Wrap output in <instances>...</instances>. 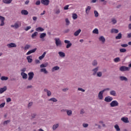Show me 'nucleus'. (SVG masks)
<instances>
[{
  "instance_id": "6ab92c4d",
  "label": "nucleus",
  "mask_w": 131,
  "mask_h": 131,
  "mask_svg": "<svg viewBox=\"0 0 131 131\" xmlns=\"http://www.w3.org/2000/svg\"><path fill=\"white\" fill-rule=\"evenodd\" d=\"M21 15H25V16L28 15V11L27 10H23L21 11Z\"/></svg>"
},
{
  "instance_id": "4c0bfd02",
  "label": "nucleus",
  "mask_w": 131,
  "mask_h": 131,
  "mask_svg": "<svg viewBox=\"0 0 131 131\" xmlns=\"http://www.w3.org/2000/svg\"><path fill=\"white\" fill-rule=\"evenodd\" d=\"M1 80H8V79H9V78H8V77H6V76H2L1 78Z\"/></svg>"
},
{
  "instance_id": "c85d7f7f",
  "label": "nucleus",
  "mask_w": 131,
  "mask_h": 131,
  "mask_svg": "<svg viewBox=\"0 0 131 131\" xmlns=\"http://www.w3.org/2000/svg\"><path fill=\"white\" fill-rule=\"evenodd\" d=\"M58 54L61 58H64V57H65V53L64 52H59Z\"/></svg>"
},
{
  "instance_id": "e2e57ef3",
  "label": "nucleus",
  "mask_w": 131,
  "mask_h": 131,
  "mask_svg": "<svg viewBox=\"0 0 131 131\" xmlns=\"http://www.w3.org/2000/svg\"><path fill=\"white\" fill-rule=\"evenodd\" d=\"M11 101H12V99H11L10 98H8L7 99V103H9V102H11Z\"/></svg>"
},
{
  "instance_id": "4468645a",
  "label": "nucleus",
  "mask_w": 131,
  "mask_h": 131,
  "mask_svg": "<svg viewBox=\"0 0 131 131\" xmlns=\"http://www.w3.org/2000/svg\"><path fill=\"white\" fill-rule=\"evenodd\" d=\"M44 92H46L47 93L48 97H50L52 95V92H51L50 91L48 90L47 89H44Z\"/></svg>"
},
{
  "instance_id": "de8ad7c7",
  "label": "nucleus",
  "mask_w": 131,
  "mask_h": 131,
  "mask_svg": "<svg viewBox=\"0 0 131 131\" xmlns=\"http://www.w3.org/2000/svg\"><path fill=\"white\" fill-rule=\"evenodd\" d=\"M29 29H31V26H28L25 29V30L26 31H28V30H29Z\"/></svg>"
},
{
  "instance_id": "9d476101",
  "label": "nucleus",
  "mask_w": 131,
  "mask_h": 131,
  "mask_svg": "<svg viewBox=\"0 0 131 131\" xmlns=\"http://www.w3.org/2000/svg\"><path fill=\"white\" fill-rule=\"evenodd\" d=\"M121 120L123 122H124L125 123H128L129 122V121H128V118L127 117H122L121 118Z\"/></svg>"
},
{
  "instance_id": "4d7b16f0",
  "label": "nucleus",
  "mask_w": 131,
  "mask_h": 131,
  "mask_svg": "<svg viewBox=\"0 0 131 131\" xmlns=\"http://www.w3.org/2000/svg\"><path fill=\"white\" fill-rule=\"evenodd\" d=\"M35 5H36V6H39V5H40V1H37V2H36Z\"/></svg>"
},
{
  "instance_id": "864d4df0",
  "label": "nucleus",
  "mask_w": 131,
  "mask_h": 131,
  "mask_svg": "<svg viewBox=\"0 0 131 131\" xmlns=\"http://www.w3.org/2000/svg\"><path fill=\"white\" fill-rule=\"evenodd\" d=\"M112 22H113V24H116V23H117V21L115 19H112Z\"/></svg>"
},
{
  "instance_id": "dca6fc26",
  "label": "nucleus",
  "mask_w": 131,
  "mask_h": 131,
  "mask_svg": "<svg viewBox=\"0 0 131 131\" xmlns=\"http://www.w3.org/2000/svg\"><path fill=\"white\" fill-rule=\"evenodd\" d=\"M7 91V86H4L2 88L0 89V94H3V93L6 92Z\"/></svg>"
},
{
  "instance_id": "2f4dec72",
  "label": "nucleus",
  "mask_w": 131,
  "mask_h": 131,
  "mask_svg": "<svg viewBox=\"0 0 131 131\" xmlns=\"http://www.w3.org/2000/svg\"><path fill=\"white\" fill-rule=\"evenodd\" d=\"M99 69V68L97 67L95 69L93 70V75H96V73L98 72V70Z\"/></svg>"
},
{
  "instance_id": "72a5a7b5",
  "label": "nucleus",
  "mask_w": 131,
  "mask_h": 131,
  "mask_svg": "<svg viewBox=\"0 0 131 131\" xmlns=\"http://www.w3.org/2000/svg\"><path fill=\"white\" fill-rule=\"evenodd\" d=\"M59 127V124H55L53 126V130H55L56 129L58 128Z\"/></svg>"
},
{
  "instance_id": "7c9ffc66",
  "label": "nucleus",
  "mask_w": 131,
  "mask_h": 131,
  "mask_svg": "<svg viewBox=\"0 0 131 131\" xmlns=\"http://www.w3.org/2000/svg\"><path fill=\"white\" fill-rule=\"evenodd\" d=\"M40 72H43L45 74H48V71H47V69L43 68L40 69Z\"/></svg>"
},
{
  "instance_id": "1a4fd4ad",
  "label": "nucleus",
  "mask_w": 131,
  "mask_h": 131,
  "mask_svg": "<svg viewBox=\"0 0 131 131\" xmlns=\"http://www.w3.org/2000/svg\"><path fill=\"white\" fill-rule=\"evenodd\" d=\"M103 94H104V91H100L98 94V99L99 100L103 99Z\"/></svg>"
},
{
  "instance_id": "a878e982",
  "label": "nucleus",
  "mask_w": 131,
  "mask_h": 131,
  "mask_svg": "<svg viewBox=\"0 0 131 131\" xmlns=\"http://www.w3.org/2000/svg\"><path fill=\"white\" fill-rule=\"evenodd\" d=\"M110 94L112 96H114V97H116V92H115V91H114V90L111 91L110 92Z\"/></svg>"
},
{
  "instance_id": "8fccbe9b",
  "label": "nucleus",
  "mask_w": 131,
  "mask_h": 131,
  "mask_svg": "<svg viewBox=\"0 0 131 131\" xmlns=\"http://www.w3.org/2000/svg\"><path fill=\"white\" fill-rule=\"evenodd\" d=\"M10 122H11V121L10 120H7V121H5L4 122V124H8V123H10Z\"/></svg>"
},
{
  "instance_id": "37998d69",
  "label": "nucleus",
  "mask_w": 131,
  "mask_h": 131,
  "mask_svg": "<svg viewBox=\"0 0 131 131\" xmlns=\"http://www.w3.org/2000/svg\"><path fill=\"white\" fill-rule=\"evenodd\" d=\"M120 61V58H119V57H117L114 59V62H115L116 63H117Z\"/></svg>"
},
{
  "instance_id": "e433bc0d",
  "label": "nucleus",
  "mask_w": 131,
  "mask_h": 131,
  "mask_svg": "<svg viewBox=\"0 0 131 131\" xmlns=\"http://www.w3.org/2000/svg\"><path fill=\"white\" fill-rule=\"evenodd\" d=\"M37 34H38V33L37 32H35L33 34H32L31 37L34 38L35 36H37Z\"/></svg>"
},
{
  "instance_id": "393cba45",
  "label": "nucleus",
  "mask_w": 131,
  "mask_h": 131,
  "mask_svg": "<svg viewBox=\"0 0 131 131\" xmlns=\"http://www.w3.org/2000/svg\"><path fill=\"white\" fill-rule=\"evenodd\" d=\"M3 2L4 4H11L12 2H13V0H3Z\"/></svg>"
},
{
  "instance_id": "0eeeda50",
  "label": "nucleus",
  "mask_w": 131,
  "mask_h": 131,
  "mask_svg": "<svg viewBox=\"0 0 131 131\" xmlns=\"http://www.w3.org/2000/svg\"><path fill=\"white\" fill-rule=\"evenodd\" d=\"M112 100H113V98H112L110 96L106 97L104 99L105 102H107L108 103L111 102V101H112Z\"/></svg>"
},
{
  "instance_id": "7ed1b4c3",
  "label": "nucleus",
  "mask_w": 131,
  "mask_h": 131,
  "mask_svg": "<svg viewBox=\"0 0 131 131\" xmlns=\"http://www.w3.org/2000/svg\"><path fill=\"white\" fill-rule=\"evenodd\" d=\"M55 43H56L57 47H59V46H60V47H61V46H62V42L61 41L60 39L55 38Z\"/></svg>"
},
{
  "instance_id": "39448f33",
  "label": "nucleus",
  "mask_w": 131,
  "mask_h": 131,
  "mask_svg": "<svg viewBox=\"0 0 131 131\" xmlns=\"http://www.w3.org/2000/svg\"><path fill=\"white\" fill-rule=\"evenodd\" d=\"M41 4L43 5L44 6H49V4H50L49 0H41Z\"/></svg>"
},
{
  "instance_id": "473e14b6",
  "label": "nucleus",
  "mask_w": 131,
  "mask_h": 131,
  "mask_svg": "<svg viewBox=\"0 0 131 131\" xmlns=\"http://www.w3.org/2000/svg\"><path fill=\"white\" fill-rule=\"evenodd\" d=\"M67 115L69 116H71V115H72V111H71V110H67Z\"/></svg>"
},
{
  "instance_id": "f3484780",
  "label": "nucleus",
  "mask_w": 131,
  "mask_h": 131,
  "mask_svg": "<svg viewBox=\"0 0 131 131\" xmlns=\"http://www.w3.org/2000/svg\"><path fill=\"white\" fill-rule=\"evenodd\" d=\"M21 75L24 79H27V74L24 72L21 73Z\"/></svg>"
},
{
  "instance_id": "f8f14e48",
  "label": "nucleus",
  "mask_w": 131,
  "mask_h": 131,
  "mask_svg": "<svg viewBox=\"0 0 131 131\" xmlns=\"http://www.w3.org/2000/svg\"><path fill=\"white\" fill-rule=\"evenodd\" d=\"M37 50V48H35L33 50L29 51L27 53L26 55L27 56H28V55H30V54H32V53H35V52Z\"/></svg>"
},
{
  "instance_id": "5701e85b",
  "label": "nucleus",
  "mask_w": 131,
  "mask_h": 131,
  "mask_svg": "<svg viewBox=\"0 0 131 131\" xmlns=\"http://www.w3.org/2000/svg\"><path fill=\"white\" fill-rule=\"evenodd\" d=\"M47 54V52H45L42 54V55L38 57L39 60H42L43 58L46 56V54Z\"/></svg>"
},
{
  "instance_id": "052dcab7",
  "label": "nucleus",
  "mask_w": 131,
  "mask_h": 131,
  "mask_svg": "<svg viewBox=\"0 0 131 131\" xmlns=\"http://www.w3.org/2000/svg\"><path fill=\"white\" fill-rule=\"evenodd\" d=\"M68 8H69V5H66V6L64 7V10H68Z\"/></svg>"
},
{
  "instance_id": "680f3d73",
  "label": "nucleus",
  "mask_w": 131,
  "mask_h": 131,
  "mask_svg": "<svg viewBox=\"0 0 131 131\" xmlns=\"http://www.w3.org/2000/svg\"><path fill=\"white\" fill-rule=\"evenodd\" d=\"M39 63H40V61L38 59H36L35 60V63L36 64H39Z\"/></svg>"
},
{
  "instance_id": "6e6552de",
  "label": "nucleus",
  "mask_w": 131,
  "mask_h": 131,
  "mask_svg": "<svg viewBox=\"0 0 131 131\" xmlns=\"http://www.w3.org/2000/svg\"><path fill=\"white\" fill-rule=\"evenodd\" d=\"M0 20L1 21L0 26H4L5 25V17L0 15Z\"/></svg>"
},
{
  "instance_id": "aec40b11",
  "label": "nucleus",
  "mask_w": 131,
  "mask_h": 131,
  "mask_svg": "<svg viewBox=\"0 0 131 131\" xmlns=\"http://www.w3.org/2000/svg\"><path fill=\"white\" fill-rule=\"evenodd\" d=\"M91 6H88L87 8L85 9V13L87 15H89L90 13V11H91Z\"/></svg>"
},
{
  "instance_id": "774afa93",
  "label": "nucleus",
  "mask_w": 131,
  "mask_h": 131,
  "mask_svg": "<svg viewBox=\"0 0 131 131\" xmlns=\"http://www.w3.org/2000/svg\"><path fill=\"white\" fill-rule=\"evenodd\" d=\"M128 38H130L131 37V33L127 34Z\"/></svg>"
},
{
  "instance_id": "2eb2a0df",
  "label": "nucleus",
  "mask_w": 131,
  "mask_h": 131,
  "mask_svg": "<svg viewBox=\"0 0 131 131\" xmlns=\"http://www.w3.org/2000/svg\"><path fill=\"white\" fill-rule=\"evenodd\" d=\"M36 31L38 32H42V31H45V29L41 27H38L36 29Z\"/></svg>"
},
{
  "instance_id": "c03bdc74",
  "label": "nucleus",
  "mask_w": 131,
  "mask_h": 131,
  "mask_svg": "<svg viewBox=\"0 0 131 131\" xmlns=\"http://www.w3.org/2000/svg\"><path fill=\"white\" fill-rule=\"evenodd\" d=\"M120 53H125V52H126V49L124 48L121 49H120Z\"/></svg>"
},
{
  "instance_id": "4be33fe9",
  "label": "nucleus",
  "mask_w": 131,
  "mask_h": 131,
  "mask_svg": "<svg viewBox=\"0 0 131 131\" xmlns=\"http://www.w3.org/2000/svg\"><path fill=\"white\" fill-rule=\"evenodd\" d=\"M122 37V34L121 33H119L117 36H116V39H121Z\"/></svg>"
},
{
  "instance_id": "603ef678",
  "label": "nucleus",
  "mask_w": 131,
  "mask_h": 131,
  "mask_svg": "<svg viewBox=\"0 0 131 131\" xmlns=\"http://www.w3.org/2000/svg\"><path fill=\"white\" fill-rule=\"evenodd\" d=\"M97 76L98 77H101V76H102V72H99L97 73Z\"/></svg>"
},
{
  "instance_id": "13d9d810",
  "label": "nucleus",
  "mask_w": 131,
  "mask_h": 131,
  "mask_svg": "<svg viewBox=\"0 0 131 131\" xmlns=\"http://www.w3.org/2000/svg\"><path fill=\"white\" fill-rule=\"evenodd\" d=\"M78 91H81V92H85V91L82 88H78Z\"/></svg>"
},
{
  "instance_id": "338daca9",
  "label": "nucleus",
  "mask_w": 131,
  "mask_h": 131,
  "mask_svg": "<svg viewBox=\"0 0 131 131\" xmlns=\"http://www.w3.org/2000/svg\"><path fill=\"white\" fill-rule=\"evenodd\" d=\"M33 20L34 21H36V20H37V17H36V16H33Z\"/></svg>"
},
{
  "instance_id": "69168bd1",
  "label": "nucleus",
  "mask_w": 131,
  "mask_h": 131,
  "mask_svg": "<svg viewBox=\"0 0 131 131\" xmlns=\"http://www.w3.org/2000/svg\"><path fill=\"white\" fill-rule=\"evenodd\" d=\"M70 43V41L68 40H64V43Z\"/></svg>"
},
{
  "instance_id": "09e8293b",
  "label": "nucleus",
  "mask_w": 131,
  "mask_h": 131,
  "mask_svg": "<svg viewBox=\"0 0 131 131\" xmlns=\"http://www.w3.org/2000/svg\"><path fill=\"white\" fill-rule=\"evenodd\" d=\"M5 105H6V103L3 102L0 104V108H4L5 107Z\"/></svg>"
},
{
  "instance_id": "c9c22d12",
  "label": "nucleus",
  "mask_w": 131,
  "mask_h": 131,
  "mask_svg": "<svg viewBox=\"0 0 131 131\" xmlns=\"http://www.w3.org/2000/svg\"><path fill=\"white\" fill-rule=\"evenodd\" d=\"M77 17L78 16H77V14H76V13L73 14L72 17L74 20H76Z\"/></svg>"
},
{
  "instance_id": "423d86ee",
  "label": "nucleus",
  "mask_w": 131,
  "mask_h": 131,
  "mask_svg": "<svg viewBox=\"0 0 131 131\" xmlns=\"http://www.w3.org/2000/svg\"><path fill=\"white\" fill-rule=\"evenodd\" d=\"M120 71H128L129 70V68L122 66L120 68Z\"/></svg>"
},
{
  "instance_id": "bb28decb",
  "label": "nucleus",
  "mask_w": 131,
  "mask_h": 131,
  "mask_svg": "<svg viewBox=\"0 0 131 131\" xmlns=\"http://www.w3.org/2000/svg\"><path fill=\"white\" fill-rule=\"evenodd\" d=\"M46 36H47V34L46 33H42L40 34L39 37L40 38H41V39H42V38H45Z\"/></svg>"
},
{
  "instance_id": "412c9836",
  "label": "nucleus",
  "mask_w": 131,
  "mask_h": 131,
  "mask_svg": "<svg viewBox=\"0 0 131 131\" xmlns=\"http://www.w3.org/2000/svg\"><path fill=\"white\" fill-rule=\"evenodd\" d=\"M120 80H121L122 81H127V78H126V77H125V76H120Z\"/></svg>"
},
{
  "instance_id": "3c124183",
  "label": "nucleus",
  "mask_w": 131,
  "mask_h": 131,
  "mask_svg": "<svg viewBox=\"0 0 131 131\" xmlns=\"http://www.w3.org/2000/svg\"><path fill=\"white\" fill-rule=\"evenodd\" d=\"M93 66H96V65H97L98 64V62H97V60H94L93 62Z\"/></svg>"
},
{
  "instance_id": "5fc2aeb1",
  "label": "nucleus",
  "mask_w": 131,
  "mask_h": 131,
  "mask_svg": "<svg viewBox=\"0 0 131 131\" xmlns=\"http://www.w3.org/2000/svg\"><path fill=\"white\" fill-rule=\"evenodd\" d=\"M66 22L67 23V25H69L70 21H69V20L68 19V18L66 19Z\"/></svg>"
},
{
  "instance_id": "9b49d317",
  "label": "nucleus",
  "mask_w": 131,
  "mask_h": 131,
  "mask_svg": "<svg viewBox=\"0 0 131 131\" xmlns=\"http://www.w3.org/2000/svg\"><path fill=\"white\" fill-rule=\"evenodd\" d=\"M7 47L9 48H16L17 47V45H16L15 43H10L7 45Z\"/></svg>"
},
{
  "instance_id": "b1692460",
  "label": "nucleus",
  "mask_w": 131,
  "mask_h": 131,
  "mask_svg": "<svg viewBox=\"0 0 131 131\" xmlns=\"http://www.w3.org/2000/svg\"><path fill=\"white\" fill-rule=\"evenodd\" d=\"M111 33H118L119 31L116 29H112L111 31Z\"/></svg>"
},
{
  "instance_id": "cd10ccee",
  "label": "nucleus",
  "mask_w": 131,
  "mask_h": 131,
  "mask_svg": "<svg viewBox=\"0 0 131 131\" xmlns=\"http://www.w3.org/2000/svg\"><path fill=\"white\" fill-rule=\"evenodd\" d=\"M59 69H60V67H59L58 66H56V67H54L52 68V72H54V71L59 70Z\"/></svg>"
},
{
  "instance_id": "a211bd4d",
  "label": "nucleus",
  "mask_w": 131,
  "mask_h": 131,
  "mask_svg": "<svg viewBox=\"0 0 131 131\" xmlns=\"http://www.w3.org/2000/svg\"><path fill=\"white\" fill-rule=\"evenodd\" d=\"M80 32H81V30L79 29L74 33V35L75 36H78V35H79V33H80Z\"/></svg>"
},
{
  "instance_id": "f257e3e1",
  "label": "nucleus",
  "mask_w": 131,
  "mask_h": 131,
  "mask_svg": "<svg viewBox=\"0 0 131 131\" xmlns=\"http://www.w3.org/2000/svg\"><path fill=\"white\" fill-rule=\"evenodd\" d=\"M21 26V23L20 21H17L14 24V25H12L11 26V27L15 28V29H17V28H19Z\"/></svg>"
},
{
  "instance_id": "a18cd8bd",
  "label": "nucleus",
  "mask_w": 131,
  "mask_h": 131,
  "mask_svg": "<svg viewBox=\"0 0 131 131\" xmlns=\"http://www.w3.org/2000/svg\"><path fill=\"white\" fill-rule=\"evenodd\" d=\"M30 48V45H26L25 47V50H28Z\"/></svg>"
},
{
  "instance_id": "a19ab883",
  "label": "nucleus",
  "mask_w": 131,
  "mask_h": 131,
  "mask_svg": "<svg viewBox=\"0 0 131 131\" xmlns=\"http://www.w3.org/2000/svg\"><path fill=\"white\" fill-rule=\"evenodd\" d=\"M49 101H52V102H57L58 100L55 98H52L49 99Z\"/></svg>"
},
{
  "instance_id": "0e129e2a",
  "label": "nucleus",
  "mask_w": 131,
  "mask_h": 131,
  "mask_svg": "<svg viewBox=\"0 0 131 131\" xmlns=\"http://www.w3.org/2000/svg\"><path fill=\"white\" fill-rule=\"evenodd\" d=\"M32 104H33L32 102H29L28 104V107H31V106H32Z\"/></svg>"
},
{
  "instance_id": "ddd939ff",
  "label": "nucleus",
  "mask_w": 131,
  "mask_h": 131,
  "mask_svg": "<svg viewBox=\"0 0 131 131\" xmlns=\"http://www.w3.org/2000/svg\"><path fill=\"white\" fill-rule=\"evenodd\" d=\"M27 60H28V62L29 63H32V56H28L27 57Z\"/></svg>"
},
{
  "instance_id": "c756f323",
  "label": "nucleus",
  "mask_w": 131,
  "mask_h": 131,
  "mask_svg": "<svg viewBox=\"0 0 131 131\" xmlns=\"http://www.w3.org/2000/svg\"><path fill=\"white\" fill-rule=\"evenodd\" d=\"M99 40L100 41H102V42H105V38L103 36H100L99 38Z\"/></svg>"
},
{
  "instance_id": "20e7f679",
  "label": "nucleus",
  "mask_w": 131,
  "mask_h": 131,
  "mask_svg": "<svg viewBox=\"0 0 131 131\" xmlns=\"http://www.w3.org/2000/svg\"><path fill=\"white\" fill-rule=\"evenodd\" d=\"M28 80H32V79L33 78L34 76V73L33 72H29L28 74Z\"/></svg>"
},
{
  "instance_id": "79ce46f5",
  "label": "nucleus",
  "mask_w": 131,
  "mask_h": 131,
  "mask_svg": "<svg viewBox=\"0 0 131 131\" xmlns=\"http://www.w3.org/2000/svg\"><path fill=\"white\" fill-rule=\"evenodd\" d=\"M94 14L95 17H96V18L99 17V13L98 12V11H97V10L94 11Z\"/></svg>"
},
{
  "instance_id": "f704fd0d",
  "label": "nucleus",
  "mask_w": 131,
  "mask_h": 131,
  "mask_svg": "<svg viewBox=\"0 0 131 131\" xmlns=\"http://www.w3.org/2000/svg\"><path fill=\"white\" fill-rule=\"evenodd\" d=\"M93 33L95 34H99V30H98V29L96 28L93 31Z\"/></svg>"
},
{
  "instance_id": "58836bf2",
  "label": "nucleus",
  "mask_w": 131,
  "mask_h": 131,
  "mask_svg": "<svg viewBox=\"0 0 131 131\" xmlns=\"http://www.w3.org/2000/svg\"><path fill=\"white\" fill-rule=\"evenodd\" d=\"M48 63H45V64H41L40 66V68H45V67H47L48 66Z\"/></svg>"
},
{
  "instance_id": "6e6d98bb",
  "label": "nucleus",
  "mask_w": 131,
  "mask_h": 131,
  "mask_svg": "<svg viewBox=\"0 0 131 131\" xmlns=\"http://www.w3.org/2000/svg\"><path fill=\"white\" fill-rule=\"evenodd\" d=\"M128 45L127 44H122L121 45V47H122V48H126V47H128Z\"/></svg>"
},
{
  "instance_id": "49530a36",
  "label": "nucleus",
  "mask_w": 131,
  "mask_h": 131,
  "mask_svg": "<svg viewBox=\"0 0 131 131\" xmlns=\"http://www.w3.org/2000/svg\"><path fill=\"white\" fill-rule=\"evenodd\" d=\"M71 46H72V43L70 42L68 44H67L66 48L67 49H69V48H70V47H71Z\"/></svg>"
},
{
  "instance_id": "bf43d9fd",
  "label": "nucleus",
  "mask_w": 131,
  "mask_h": 131,
  "mask_svg": "<svg viewBox=\"0 0 131 131\" xmlns=\"http://www.w3.org/2000/svg\"><path fill=\"white\" fill-rule=\"evenodd\" d=\"M83 127H88V126H89V124L84 123L83 124Z\"/></svg>"
},
{
  "instance_id": "f03ea898",
  "label": "nucleus",
  "mask_w": 131,
  "mask_h": 131,
  "mask_svg": "<svg viewBox=\"0 0 131 131\" xmlns=\"http://www.w3.org/2000/svg\"><path fill=\"white\" fill-rule=\"evenodd\" d=\"M111 107H117L118 106L119 103L116 100H113L112 101V102L110 103Z\"/></svg>"
},
{
  "instance_id": "ea45409f",
  "label": "nucleus",
  "mask_w": 131,
  "mask_h": 131,
  "mask_svg": "<svg viewBox=\"0 0 131 131\" xmlns=\"http://www.w3.org/2000/svg\"><path fill=\"white\" fill-rule=\"evenodd\" d=\"M115 128L117 131H120V128H119V126H118L117 124L115 125Z\"/></svg>"
}]
</instances>
